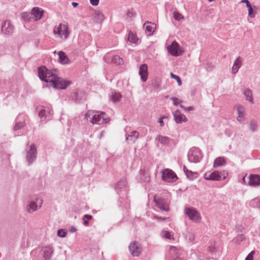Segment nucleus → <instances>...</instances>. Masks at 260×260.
Listing matches in <instances>:
<instances>
[{
	"label": "nucleus",
	"mask_w": 260,
	"mask_h": 260,
	"mask_svg": "<svg viewBox=\"0 0 260 260\" xmlns=\"http://www.w3.org/2000/svg\"><path fill=\"white\" fill-rule=\"evenodd\" d=\"M176 250V248L174 246H171V250L172 251H175Z\"/></svg>",
	"instance_id": "nucleus-59"
},
{
	"label": "nucleus",
	"mask_w": 260,
	"mask_h": 260,
	"mask_svg": "<svg viewBox=\"0 0 260 260\" xmlns=\"http://www.w3.org/2000/svg\"><path fill=\"white\" fill-rule=\"evenodd\" d=\"M154 201L155 205L159 209L165 211H169V205L165 199L161 198H156L155 197L154 198Z\"/></svg>",
	"instance_id": "nucleus-12"
},
{
	"label": "nucleus",
	"mask_w": 260,
	"mask_h": 260,
	"mask_svg": "<svg viewBox=\"0 0 260 260\" xmlns=\"http://www.w3.org/2000/svg\"><path fill=\"white\" fill-rule=\"evenodd\" d=\"M21 16L23 19L27 22H30L34 19L31 13L23 12L21 14Z\"/></svg>",
	"instance_id": "nucleus-34"
},
{
	"label": "nucleus",
	"mask_w": 260,
	"mask_h": 260,
	"mask_svg": "<svg viewBox=\"0 0 260 260\" xmlns=\"http://www.w3.org/2000/svg\"><path fill=\"white\" fill-rule=\"evenodd\" d=\"M140 175L142 181L144 182H148L149 181V174L147 172L141 169L140 171Z\"/></svg>",
	"instance_id": "nucleus-30"
},
{
	"label": "nucleus",
	"mask_w": 260,
	"mask_h": 260,
	"mask_svg": "<svg viewBox=\"0 0 260 260\" xmlns=\"http://www.w3.org/2000/svg\"><path fill=\"white\" fill-rule=\"evenodd\" d=\"M247 8H248V10H250V9H252L251 5L249 4H247Z\"/></svg>",
	"instance_id": "nucleus-60"
},
{
	"label": "nucleus",
	"mask_w": 260,
	"mask_h": 260,
	"mask_svg": "<svg viewBox=\"0 0 260 260\" xmlns=\"http://www.w3.org/2000/svg\"><path fill=\"white\" fill-rule=\"evenodd\" d=\"M100 0H90V3L92 6H96L98 5Z\"/></svg>",
	"instance_id": "nucleus-49"
},
{
	"label": "nucleus",
	"mask_w": 260,
	"mask_h": 260,
	"mask_svg": "<svg viewBox=\"0 0 260 260\" xmlns=\"http://www.w3.org/2000/svg\"><path fill=\"white\" fill-rule=\"evenodd\" d=\"M139 74L143 82H146L148 79V66L146 64H142L139 68Z\"/></svg>",
	"instance_id": "nucleus-16"
},
{
	"label": "nucleus",
	"mask_w": 260,
	"mask_h": 260,
	"mask_svg": "<svg viewBox=\"0 0 260 260\" xmlns=\"http://www.w3.org/2000/svg\"><path fill=\"white\" fill-rule=\"evenodd\" d=\"M92 218V216L90 215H88V214H85L84 215L83 217V220H84V219H88V220H90Z\"/></svg>",
	"instance_id": "nucleus-52"
},
{
	"label": "nucleus",
	"mask_w": 260,
	"mask_h": 260,
	"mask_svg": "<svg viewBox=\"0 0 260 260\" xmlns=\"http://www.w3.org/2000/svg\"><path fill=\"white\" fill-rule=\"evenodd\" d=\"M106 113L98 111L89 110L85 114V118L87 121L93 124H102L110 121L108 117H105Z\"/></svg>",
	"instance_id": "nucleus-2"
},
{
	"label": "nucleus",
	"mask_w": 260,
	"mask_h": 260,
	"mask_svg": "<svg viewBox=\"0 0 260 260\" xmlns=\"http://www.w3.org/2000/svg\"><path fill=\"white\" fill-rule=\"evenodd\" d=\"M173 16H174V19L177 21H179L181 19L183 18V15L177 11H175L173 13Z\"/></svg>",
	"instance_id": "nucleus-41"
},
{
	"label": "nucleus",
	"mask_w": 260,
	"mask_h": 260,
	"mask_svg": "<svg viewBox=\"0 0 260 260\" xmlns=\"http://www.w3.org/2000/svg\"><path fill=\"white\" fill-rule=\"evenodd\" d=\"M188 160L190 162L197 163L201 161L203 157L201 150L197 147H192L187 154Z\"/></svg>",
	"instance_id": "nucleus-5"
},
{
	"label": "nucleus",
	"mask_w": 260,
	"mask_h": 260,
	"mask_svg": "<svg viewBox=\"0 0 260 260\" xmlns=\"http://www.w3.org/2000/svg\"><path fill=\"white\" fill-rule=\"evenodd\" d=\"M175 260H181L180 258H177Z\"/></svg>",
	"instance_id": "nucleus-63"
},
{
	"label": "nucleus",
	"mask_w": 260,
	"mask_h": 260,
	"mask_svg": "<svg viewBox=\"0 0 260 260\" xmlns=\"http://www.w3.org/2000/svg\"><path fill=\"white\" fill-rule=\"evenodd\" d=\"M225 163H226L225 159L224 157H218L214 160V164H213V167L217 168L220 166L224 165L225 164Z\"/></svg>",
	"instance_id": "nucleus-28"
},
{
	"label": "nucleus",
	"mask_w": 260,
	"mask_h": 260,
	"mask_svg": "<svg viewBox=\"0 0 260 260\" xmlns=\"http://www.w3.org/2000/svg\"><path fill=\"white\" fill-rule=\"evenodd\" d=\"M139 137V133L136 131L131 132L129 134L126 135V141L129 144H133L136 142Z\"/></svg>",
	"instance_id": "nucleus-17"
},
{
	"label": "nucleus",
	"mask_w": 260,
	"mask_h": 260,
	"mask_svg": "<svg viewBox=\"0 0 260 260\" xmlns=\"http://www.w3.org/2000/svg\"><path fill=\"white\" fill-rule=\"evenodd\" d=\"M179 44L176 41H173L172 43L169 46L168 48V52L173 56H179L181 53L179 52Z\"/></svg>",
	"instance_id": "nucleus-15"
},
{
	"label": "nucleus",
	"mask_w": 260,
	"mask_h": 260,
	"mask_svg": "<svg viewBox=\"0 0 260 260\" xmlns=\"http://www.w3.org/2000/svg\"><path fill=\"white\" fill-rule=\"evenodd\" d=\"M37 156V147L34 144L30 145L29 148L26 152V159L28 165H31L35 161Z\"/></svg>",
	"instance_id": "nucleus-9"
},
{
	"label": "nucleus",
	"mask_w": 260,
	"mask_h": 260,
	"mask_svg": "<svg viewBox=\"0 0 260 260\" xmlns=\"http://www.w3.org/2000/svg\"><path fill=\"white\" fill-rule=\"evenodd\" d=\"M37 110L39 113V116L42 121L46 119H50L52 116V111L50 106H38Z\"/></svg>",
	"instance_id": "nucleus-7"
},
{
	"label": "nucleus",
	"mask_w": 260,
	"mask_h": 260,
	"mask_svg": "<svg viewBox=\"0 0 260 260\" xmlns=\"http://www.w3.org/2000/svg\"><path fill=\"white\" fill-rule=\"evenodd\" d=\"M77 231L76 229L74 226H71L70 229V232L71 233L75 232Z\"/></svg>",
	"instance_id": "nucleus-54"
},
{
	"label": "nucleus",
	"mask_w": 260,
	"mask_h": 260,
	"mask_svg": "<svg viewBox=\"0 0 260 260\" xmlns=\"http://www.w3.org/2000/svg\"><path fill=\"white\" fill-rule=\"evenodd\" d=\"M245 239V237L243 234H239L233 239V241L236 244H239L240 242L243 241Z\"/></svg>",
	"instance_id": "nucleus-36"
},
{
	"label": "nucleus",
	"mask_w": 260,
	"mask_h": 260,
	"mask_svg": "<svg viewBox=\"0 0 260 260\" xmlns=\"http://www.w3.org/2000/svg\"><path fill=\"white\" fill-rule=\"evenodd\" d=\"M183 170H184L185 173L186 174V172H187L186 170H188L186 168L185 166H183Z\"/></svg>",
	"instance_id": "nucleus-61"
},
{
	"label": "nucleus",
	"mask_w": 260,
	"mask_h": 260,
	"mask_svg": "<svg viewBox=\"0 0 260 260\" xmlns=\"http://www.w3.org/2000/svg\"><path fill=\"white\" fill-rule=\"evenodd\" d=\"M109 96L110 100L114 103L119 102L121 98V94L117 92H112Z\"/></svg>",
	"instance_id": "nucleus-29"
},
{
	"label": "nucleus",
	"mask_w": 260,
	"mask_h": 260,
	"mask_svg": "<svg viewBox=\"0 0 260 260\" xmlns=\"http://www.w3.org/2000/svg\"><path fill=\"white\" fill-rule=\"evenodd\" d=\"M243 59L239 56L237 58L235 61L234 62L233 67H232V73L234 74H236L238 72L242 64Z\"/></svg>",
	"instance_id": "nucleus-25"
},
{
	"label": "nucleus",
	"mask_w": 260,
	"mask_h": 260,
	"mask_svg": "<svg viewBox=\"0 0 260 260\" xmlns=\"http://www.w3.org/2000/svg\"><path fill=\"white\" fill-rule=\"evenodd\" d=\"M67 232L64 229H59L58 231H57V235L58 237H61V238H64L67 235Z\"/></svg>",
	"instance_id": "nucleus-42"
},
{
	"label": "nucleus",
	"mask_w": 260,
	"mask_h": 260,
	"mask_svg": "<svg viewBox=\"0 0 260 260\" xmlns=\"http://www.w3.org/2000/svg\"><path fill=\"white\" fill-rule=\"evenodd\" d=\"M173 102V104L175 106H178L180 104L182 103V101L179 99L175 97H171L170 99Z\"/></svg>",
	"instance_id": "nucleus-44"
},
{
	"label": "nucleus",
	"mask_w": 260,
	"mask_h": 260,
	"mask_svg": "<svg viewBox=\"0 0 260 260\" xmlns=\"http://www.w3.org/2000/svg\"><path fill=\"white\" fill-rule=\"evenodd\" d=\"M238 228L239 230L243 229V227L242 226H239Z\"/></svg>",
	"instance_id": "nucleus-62"
},
{
	"label": "nucleus",
	"mask_w": 260,
	"mask_h": 260,
	"mask_svg": "<svg viewBox=\"0 0 260 260\" xmlns=\"http://www.w3.org/2000/svg\"><path fill=\"white\" fill-rule=\"evenodd\" d=\"M171 77L176 80L177 83H178L179 85H181L182 84V81L181 80V78L177 75L173 74L172 73H171Z\"/></svg>",
	"instance_id": "nucleus-45"
},
{
	"label": "nucleus",
	"mask_w": 260,
	"mask_h": 260,
	"mask_svg": "<svg viewBox=\"0 0 260 260\" xmlns=\"http://www.w3.org/2000/svg\"><path fill=\"white\" fill-rule=\"evenodd\" d=\"M244 94L246 98V100L253 103L252 91L249 89H247L244 91Z\"/></svg>",
	"instance_id": "nucleus-35"
},
{
	"label": "nucleus",
	"mask_w": 260,
	"mask_h": 260,
	"mask_svg": "<svg viewBox=\"0 0 260 260\" xmlns=\"http://www.w3.org/2000/svg\"><path fill=\"white\" fill-rule=\"evenodd\" d=\"M72 6H73L74 7H75H75H77V6H78V5H79V4H78V3H76V2H73V3H72Z\"/></svg>",
	"instance_id": "nucleus-57"
},
{
	"label": "nucleus",
	"mask_w": 260,
	"mask_h": 260,
	"mask_svg": "<svg viewBox=\"0 0 260 260\" xmlns=\"http://www.w3.org/2000/svg\"><path fill=\"white\" fill-rule=\"evenodd\" d=\"M180 107L182 108L183 109H184V110H187V111H192L193 110V108L192 107H184L183 105H180Z\"/></svg>",
	"instance_id": "nucleus-50"
},
{
	"label": "nucleus",
	"mask_w": 260,
	"mask_h": 260,
	"mask_svg": "<svg viewBox=\"0 0 260 260\" xmlns=\"http://www.w3.org/2000/svg\"><path fill=\"white\" fill-rule=\"evenodd\" d=\"M250 206L253 208H260V198H256L250 201Z\"/></svg>",
	"instance_id": "nucleus-31"
},
{
	"label": "nucleus",
	"mask_w": 260,
	"mask_h": 260,
	"mask_svg": "<svg viewBox=\"0 0 260 260\" xmlns=\"http://www.w3.org/2000/svg\"><path fill=\"white\" fill-rule=\"evenodd\" d=\"M38 74L41 80L49 83L50 86L55 88L64 89L71 84V81L58 77L56 70H50L42 66L38 68Z\"/></svg>",
	"instance_id": "nucleus-1"
},
{
	"label": "nucleus",
	"mask_w": 260,
	"mask_h": 260,
	"mask_svg": "<svg viewBox=\"0 0 260 260\" xmlns=\"http://www.w3.org/2000/svg\"><path fill=\"white\" fill-rule=\"evenodd\" d=\"M162 180L166 182H174L178 177L176 173L170 169H165L161 171Z\"/></svg>",
	"instance_id": "nucleus-6"
},
{
	"label": "nucleus",
	"mask_w": 260,
	"mask_h": 260,
	"mask_svg": "<svg viewBox=\"0 0 260 260\" xmlns=\"http://www.w3.org/2000/svg\"><path fill=\"white\" fill-rule=\"evenodd\" d=\"M158 142L164 145H168L170 142V139L166 136H158L157 138Z\"/></svg>",
	"instance_id": "nucleus-33"
},
{
	"label": "nucleus",
	"mask_w": 260,
	"mask_h": 260,
	"mask_svg": "<svg viewBox=\"0 0 260 260\" xmlns=\"http://www.w3.org/2000/svg\"><path fill=\"white\" fill-rule=\"evenodd\" d=\"M128 249L133 256H138L142 252V247L138 242L133 241L128 246Z\"/></svg>",
	"instance_id": "nucleus-11"
},
{
	"label": "nucleus",
	"mask_w": 260,
	"mask_h": 260,
	"mask_svg": "<svg viewBox=\"0 0 260 260\" xmlns=\"http://www.w3.org/2000/svg\"><path fill=\"white\" fill-rule=\"evenodd\" d=\"M153 217L155 219H159V220H165L167 219V218L159 217L157 215H154Z\"/></svg>",
	"instance_id": "nucleus-53"
},
{
	"label": "nucleus",
	"mask_w": 260,
	"mask_h": 260,
	"mask_svg": "<svg viewBox=\"0 0 260 260\" xmlns=\"http://www.w3.org/2000/svg\"><path fill=\"white\" fill-rule=\"evenodd\" d=\"M104 59L108 62L110 61L112 63L117 64H121L123 61L122 59L118 55H114L111 57H109V56L107 55L104 57Z\"/></svg>",
	"instance_id": "nucleus-24"
},
{
	"label": "nucleus",
	"mask_w": 260,
	"mask_h": 260,
	"mask_svg": "<svg viewBox=\"0 0 260 260\" xmlns=\"http://www.w3.org/2000/svg\"><path fill=\"white\" fill-rule=\"evenodd\" d=\"M154 25V23L149 21H146L144 23L143 27L145 29L146 33H147L148 36H151L153 34L155 28V27L153 26Z\"/></svg>",
	"instance_id": "nucleus-22"
},
{
	"label": "nucleus",
	"mask_w": 260,
	"mask_h": 260,
	"mask_svg": "<svg viewBox=\"0 0 260 260\" xmlns=\"http://www.w3.org/2000/svg\"><path fill=\"white\" fill-rule=\"evenodd\" d=\"M54 35L63 40L67 39L69 36V31L67 25L60 23L56 25L53 29Z\"/></svg>",
	"instance_id": "nucleus-4"
},
{
	"label": "nucleus",
	"mask_w": 260,
	"mask_h": 260,
	"mask_svg": "<svg viewBox=\"0 0 260 260\" xmlns=\"http://www.w3.org/2000/svg\"><path fill=\"white\" fill-rule=\"evenodd\" d=\"M173 116L175 121L178 123H181L182 122H186L187 121V119L185 116L181 114L180 111L178 110L173 113Z\"/></svg>",
	"instance_id": "nucleus-19"
},
{
	"label": "nucleus",
	"mask_w": 260,
	"mask_h": 260,
	"mask_svg": "<svg viewBox=\"0 0 260 260\" xmlns=\"http://www.w3.org/2000/svg\"><path fill=\"white\" fill-rule=\"evenodd\" d=\"M242 181H245V177H243V179H242Z\"/></svg>",
	"instance_id": "nucleus-64"
},
{
	"label": "nucleus",
	"mask_w": 260,
	"mask_h": 260,
	"mask_svg": "<svg viewBox=\"0 0 260 260\" xmlns=\"http://www.w3.org/2000/svg\"><path fill=\"white\" fill-rule=\"evenodd\" d=\"M72 98L75 102H80L85 99V94L82 91L78 90L72 94Z\"/></svg>",
	"instance_id": "nucleus-20"
},
{
	"label": "nucleus",
	"mask_w": 260,
	"mask_h": 260,
	"mask_svg": "<svg viewBox=\"0 0 260 260\" xmlns=\"http://www.w3.org/2000/svg\"><path fill=\"white\" fill-rule=\"evenodd\" d=\"M184 213L190 220L195 222H199L201 220L202 217L200 213L194 208H186Z\"/></svg>",
	"instance_id": "nucleus-8"
},
{
	"label": "nucleus",
	"mask_w": 260,
	"mask_h": 260,
	"mask_svg": "<svg viewBox=\"0 0 260 260\" xmlns=\"http://www.w3.org/2000/svg\"><path fill=\"white\" fill-rule=\"evenodd\" d=\"M241 2L243 3H245L247 7L248 4H251L248 0H242Z\"/></svg>",
	"instance_id": "nucleus-56"
},
{
	"label": "nucleus",
	"mask_w": 260,
	"mask_h": 260,
	"mask_svg": "<svg viewBox=\"0 0 260 260\" xmlns=\"http://www.w3.org/2000/svg\"><path fill=\"white\" fill-rule=\"evenodd\" d=\"M2 31L5 35H11L14 31V26L10 21H5L2 23Z\"/></svg>",
	"instance_id": "nucleus-13"
},
{
	"label": "nucleus",
	"mask_w": 260,
	"mask_h": 260,
	"mask_svg": "<svg viewBox=\"0 0 260 260\" xmlns=\"http://www.w3.org/2000/svg\"><path fill=\"white\" fill-rule=\"evenodd\" d=\"M31 15L34 21H37L42 18L43 11L41 8L35 7L31 10Z\"/></svg>",
	"instance_id": "nucleus-18"
},
{
	"label": "nucleus",
	"mask_w": 260,
	"mask_h": 260,
	"mask_svg": "<svg viewBox=\"0 0 260 260\" xmlns=\"http://www.w3.org/2000/svg\"><path fill=\"white\" fill-rule=\"evenodd\" d=\"M188 240L190 242H193L194 240V235L192 233H189L187 235Z\"/></svg>",
	"instance_id": "nucleus-47"
},
{
	"label": "nucleus",
	"mask_w": 260,
	"mask_h": 260,
	"mask_svg": "<svg viewBox=\"0 0 260 260\" xmlns=\"http://www.w3.org/2000/svg\"><path fill=\"white\" fill-rule=\"evenodd\" d=\"M83 224L85 225V226H87L89 224V222L87 220L84 219V220H83Z\"/></svg>",
	"instance_id": "nucleus-58"
},
{
	"label": "nucleus",
	"mask_w": 260,
	"mask_h": 260,
	"mask_svg": "<svg viewBox=\"0 0 260 260\" xmlns=\"http://www.w3.org/2000/svg\"><path fill=\"white\" fill-rule=\"evenodd\" d=\"M24 126V123L23 122H16L15 126L13 128V129L14 131H16L18 129L23 128Z\"/></svg>",
	"instance_id": "nucleus-39"
},
{
	"label": "nucleus",
	"mask_w": 260,
	"mask_h": 260,
	"mask_svg": "<svg viewBox=\"0 0 260 260\" xmlns=\"http://www.w3.org/2000/svg\"><path fill=\"white\" fill-rule=\"evenodd\" d=\"M257 127V125L254 122H252L250 124V129L252 131V132H254L255 129Z\"/></svg>",
	"instance_id": "nucleus-46"
},
{
	"label": "nucleus",
	"mask_w": 260,
	"mask_h": 260,
	"mask_svg": "<svg viewBox=\"0 0 260 260\" xmlns=\"http://www.w3.org/2000/svg\"><path fill=\"white\" fill-rule=\"evenodd\" d=\"M53 252L54 249L51 246H47L43 247L42 250V255L43 258L42 260L50 259Z\"/></svg>",
	"instance_id": "nucleus-14"
},
{
	"label": "nucleus",
	"mask_w": 260,
	"mask_h": 260,
	"mask_svg": "<svg viewBox=\"0 0 260 260\" xmlns=\"http://www.w3.org/2000/svg\"><path fill=\"white\" fill-rule=\"evenodd\" d=\"M104 18L103 14L100 12H98L95 14L94 21L96 23H101L104 20Z\"/></svg>",
	"instance_id": "nucleus-32"
},
{
	"label": "nucleus",
	"mask_w": 260,
	"mask_h": 260,
	"mask_svg": "<svg viewBox=\"0 0 260 260\" xmlns=\"http://www.w3.org/2000/svg\"><path fill=\"white\" fill-rule=\"evenodd\" d=\"M248 15H249V16H250L251 18H253L254 17L255 14L253 12V9H250V10H248Z\"/></svg>",
	"instance_id": "nucleus-51"
},
{
	"label": "nucleus",
	"mask_w": 260,
	"mask_h": 260,
	"mask_svg": "<svg viewBox=\"0 0 260 260\" xmlns=\"http://www.w3.org/2000/svg\"><path fill=\"white\" fill-rule=\"evenodd\" d=\"M216 247L215 243H212L210 244V245L208 247V251L212 254L216 252Z\"/></svg>",
	"instance_id": "nucleus-40"
},
{
	"label": "nucleus",
	"mask_w": 260,
	"mask_h": 260,
	"mask_svg": "<svg viewBox=\"0 0 260 260\" xmlns=\"http://www.w3.org/2000/svg\"><path fill=\"white\" fill-rule=\"evenodd\" d=\"M43 203V200L40 198H37L35 200L31 201L26 206V211L31 213L37 211L41 208Z\"/></svg>",
	"instance_id": "nucleus-10"
},
{
	"label": "nucleus",
	"mask_w": 260,
	"mask_h": 260,
	"mask_svg": "<svg viewBox=\"0 0 260 260\" xmlns=\"http://www.w3.org/2000/svg\"><path fill=\"white\" fill-rule=\"evenodd\" d=\"M187 172H186V175L187 178L190 180H193L194 178L197 177V173L196 172H193L190 170H186Z\"/></svg>",
	"instance_id": "nucleus-37"
},
{
	"label": "nucleus",
	"mask_w": 260,
	"mask_h": 260,
	"mask_svg": "<svg viewBox=\"0 0 260 260\" xmlns=\"http://www.w3.org/2000/svg\"><path fill=\"white\" fill-rule=\"evenodd\" d=\"M57 54L59 57L58 61L59 63L62 64H66L70 63V59L64 52L60 51L57 52Z\"/></svg>",
	"instance_id": "nucleus-23"
},
{
	"label": "nucleus",
	"mask_w": 260,
	"mask_h": 260,
	"mask_svg": "<svg viewBox=\"0 0 260 260\" xmlns=\"http://www.w3.org/2000/svg\"><path fill=\"white\" fill-rule=\"evenodd\" d=\"M162 236L167 239H172L173 235L172 233L168 231H163L161 233Z\"/></svg>",
	"instance_id": "nucleus-43"
},
{
	"label": "nucleus",
	"mask_w": 260,
	"mask_h": 260,
	"mask_svg": "<svg viewBox=\"0 0 260 260\" xmlns=\"http://www.w3.org/2000/svg\"><path fill=\"white\" fill-rule=\"evenodd\" d=\"M249 184L250 186L260 185V176L258 175H251L249 176Z\"/></svg>",
	"instance_id": "nucleus-21"
},
{
	"label": "nucleus",
	"mask_w": 260,
	"mask_h": 260,
	"mask_svg": "<svg viewBox=\"0 0 260 260\" xmlns=\"http://www.w3.org/2000/svg\"><path fill=\"white\" fill-rule=\"evenodd\" d=\"M159 123H160V125L161 126H163L164 125V122L162 120V118L159 119Z\"/></svg>",
	"instance_id": "nucleus-55"
},
{
	"label": "nucleus",
	"mask_w": 260,
	"mask_h": 260,
	"mask_svg": "<svg viewBox=\"0 0 260 260\" xmlns=\"http://www.w3.org/2000/svg\"><path fill=\"white\" fill-rule=\"evenodd\" d=\"M127 185V182L125 178H122L120 179L116 184L115 189L117 193H119L121 189L125 188Z\"/></svg>",
	"instance_id": "nucleus-26"
},
{
	"label": "nucleus",
	"mask_w": 260,
	"mask_h": 260,
	"mask_svg": "<svg viewBox=\"0 0 260 260\" xmlns=\"http://www.w3.org/2000/svg\"><path fill=\"white\" fill-rule=\"evenodd\" d=\"M128 40L132 43H136L138 39L132 31H130L128 34Z\"/></svg>",
	"instance_id": "nucleus-38"
},
{
	"label": "nucleus",
	"mask_w": 260,
	"mask_h": 260,
	"mask_svg": "<svg viewBox=\"0 0 260 260\" xmlns=\"http://www.w3.org/2000/svg\"><path fill=\"white\" fill-rule=\"evenodd\" d=\"M238 116L237 119L239 122H242L244 119V109L243 106L238 105L237 106Z\"/></svg>",
	"instance_id": "nucleus-27"
},
{
	"label": "nucleus",
	"mask_w": 260,
	"mask_h": 260,
	"mask_svg": "<svg viewBox=\"0 0 260 260\" xmlns=\"http://www.w3.org/2000/svg\"><path fill=\"white\" fill-rule=\"evenodd\" d=\"M254 252L252 251L246 257L245 260H253V255Z\"/></svg>",
	"instance_id": "nucleus-48"
},
{
	"label": "nucleus",
	"mask_w": 260,
	"mask_h": 260,
	"mask_svg": "<svg viewBox=\"0 0 260 260\" xmlns=\"http://www.w3.org/2000/svg\"><path fill=\"white\" fill-rule=\"evenodd\" d=\"M228 176V173L226 171H214L212 172L209 171L205 173L204 178L207 180L220 181L224 180Z\"/></svg>",
	"instance_id": "nucleus-3"
}]
</instances>
